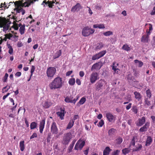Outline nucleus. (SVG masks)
I'll list each match as a JSON object with an SVG mask.
<instances>
[{
	"mask_svg": "<svg viewBox=\"0 0 155 155\" xmlns=\"http://www.w3.org/2000/svg\"><path fill=\"white\" fill-rule=\"evenodd\" d=\"M71 132L67 133L64 135L62 141L64 144H68L71 138Z\"/></svg>",
	"mask_w": 155,
	"mask_h": 155,
	"instance_id": "6",
	"label": "nucleus"
},
{
	"mask_svg": "<svg viewBox=\"0 0 155 155\" xmlns=\"http://www.w3.org/2000/svg\"><path fill=\"white\" fill-rule=\"evenodd\" d=\"M58 128L55 122H53L51 126V131L52 134H57L58 133Z\"/></svg>",
	"mask_w": 155,
	"mask_h": 155,
	"instance_id": "9",
	"label": "nucleus"
},
{
	"mask_svg": "<svg viewBox=\"0 0 155 155\" xmlns=\"http://www.w3.org/2000/svg\"><path fill=\"white\" fill-rule=\"evenodd\" d=\"M149 125L150 123L147 122L140 129V131L141 132H143L146 131L149 127Z\"/></svg>",
	"mask_w": 155,
	"mask_h": 155,
	"instance_id": "17",
	"label": "nucleus"
},
{
	"mask_svg": "<svg viewBox=\"0 0 155 155\" xmlns=\"http://www.w3.org/2000/svg\"><path fill=\"white\" fill-rule=\"evenodd\" d=\"M99 64L98 63H96L94 64L92 66L91 70L92 71L94 69H97L99 68Z\"/></svg>",
	"mask_w": 155,
	"mask_h": 155,
	"instance_id": "40",
	"label": "nucleus"
},
{
	"mask_svg": "<svg viewBox=\"0 0 155 155\" xmlns=\"http://www.w3.org/2000/svg\"><path fill=\"white\" fill-rule=\"evenodd\" d=\"M25 142L24 140L21 141L19 143V147H20V150L21 151L24 150L25 149V145L24 144Z\"/></svg>",
	"mask_w": 155,
	"mask_h": 155,
	"instance_id": "31",
	"label": "nucleus"
},
{
	"mask_svg": "<svg viewBox=\"0 0 155 155\" xmlns=\"http://www.w3.org/2000/svg\"><path fill=\"white\" fill-rule=\"evenodd\" d=\"M12 27H13L14 29L16 30H17L18 29V24H17L15 21L13 22V25Z\"/></svg>",
	"mask_w": 155,
	"mask_h": 155,
	"instance_id": "47",
	"label": "nucleus"
},
{
	"mask_svg": "<svg viewBox=\"0 0 155 155\" xmlns=\"http://www.w3.org/2000/svg\"><path fill=\"white\" fill-rule=\"evenodd\" d=\"M98 74L96 72H93L91 74L89 80L92 84L94 83L99 79Z\"/></svg>",
	"mask_w": 155,
	"mask_h": 155,
	"instance_id": "7",
	"label": "nucleus"
},
{
	"mask_svg": "<svg viewBox=\"0 0 155 155\" xmlns=\"http://www.w3.org/2000/svg\"><path fill=\"white\" fill-rule=\"evenodd\" d=\"M104 46V44L100 42L97 43L96 45V47L95 48L96 50H101L102 48Z\"/></svg>",
	"mask_w": 155,
	"mask_h": 155,
	"instance_id": "24",
	"label": "nucleus"
},
{
	"mask_svg": "<svg viewBox=\"0 0 155 155\" xmlns=\"http://www.w3.org/2000/svg\"><path fill=\"white\" fill-rule=\"evenodd\" d=\"M122 141V138L120 137H118V138L116 140V143L117 144H121Z\"/></svg>",
	"mask_w": 155,
	"mask_h": 155,
	"instance_id": "43",
	"label": "nucleus"
},
{
	"mask_svg": "<svg viewBox=\"0 0 155 155\" xmlns=\"http://www.w3.org/2000/svg\"><path fill=\"white\" fill-rule=\"evenodd\" d=\"M8 76V75L7 73H6L3 78V81L4 82H6L7 81V78Z\"/></svg>",
	"mask_w": 155,
	"mask_h": 155,
	"instance_id": "54",
	"label": "nucleus"
},
{
	"mask_svg": "<svg viewBox=\"0 0 155 155\" xmlns=\"http://www.w3.org/2000/svg\"><path fill=\"white\" fill-rule=\"evenodd\" d=\"M130 151V150L128 148H125L122 150L123 153L124 155L128 153Z\"/></svg>",
	"mask_w": 155,
	"mask_h": 155,
	"instance_id": "46",
	"label": "nucleus"
},
{
	"mask_svg": "<svg viewBox=\"0 0 155 155\" xmlns=\"http://www.w3.org/2000/svg\"><path fill=\"white\" fill-rule=\"evenodd\" d=\"M146 93L147 97L149 98H150L152 96V93L150 90L149 89H147L146 91Z\"/></svg>",
	"mask_w": 155,
	"mask_h": 155,
	"instance_id": "42",
	"label": "nucleus"
},
{
	"mask_svg": "<svg viewBox=\"0 0 155 155\" xmlns=\"http://www.w3.org/2000/svg\"><path fill=\"white\" fill-rule=\"evenodd\" d=\"M117 133V130L114 128H111L109 129L108 131V135L110 137H112Z\"/></svg>",
	"mask_w": 155,
	"mask_h": 155,
	"instance_id": "14",
	"label": "nucleus"
},
{
	"mask_svg": "<svg viewBox=\"0 0 155 155\" xmlns=\"http://www.w3.org/2000/svg\"><path fill=\"white\" fill-rule=\"evenodd\" d=\"M104 124V121L103 120H101L97 124V125L98 127H101L103 126Z\"/></svg>",
	"mask_w": 155,
	"mask_h": 155,
	"instance_id": "52",
	"label": "nucleus"
},
{
	"mask_svg": "<svg viewBox=\"0 0 155 155\" xmlns=\"http://www.w3.org/2000/svg\"><path fill=\"white\" fill-rule=\"evenodd\" d=\"M132 111L135 114H137L138 112V109L136 106L133 105L131 108Z\"/></svg>",
	"mask_w": 155,
	"mask_h": 155,
	"instance_id": "39",
	"label": "nucleus"
},
{
	"mask_svg": "<svg viewBox=\"0 0 155 155\" xmlns=\"http://www.w3.org/2000/svg\"><path fill=\"white\" fill-rule=\"evenodd\" d=\"M103 35L106 36H109L113 34V32L111 31H108L103 33Z\"/></svg>",
	"mask_w": 155,
	"mask_h": 155,
	"instance_id": "45",
	"label": "nucleus"
},
{
	"mask_svg": "<svg viewBox=\"0 0 155 155\" xmlns=\"http://www.w3.org/2000/svg\"><path fill=\"white\" fill-rule=\"evenodd\" d=\"M146 122V118L145 117H143L140 118L136 123V125L138 126H141L143 124Z\"/></svg>",
	"mask_w": 155,
	"mask_h": 155,
	"instance_id": "11",
	"label": "nucleus"
},
{
	"mask_svg": "<svg viewBox=\"0 0 155 155\" xmlns=\"http://www.w3.org/2000/svg\"><path fill=\"white\" fill-rule=\"evenodd\" d=\"M106 51H103L98 54L100 58L103 57L106 53Z\"/></svg>",
	"mask_w": 155,
	"mask_h": 155,
	"instance_id": "48",
	"label": "nucleus"
},
{
	"mask_svg": "<svg viewBox=\"0 0 155 155\" xmlns=\"http://www.w3.org/2000/svg\"><path fill=\"white\" fill-rule=\"evenodd\" d=\"M28 2H26L23 3V5L25 7H28L31 3H33L34 2H35L38 0H27Z\"/></svg>",
	"mask_w": 155,
	"mask_h": 155,
	"instance_id": "21",
	"label": "nucleus"
},
{
	"mask_svg": "<svg viewBox=\"0 0 155 155\" xmlns=\"http://www.w3.org/2000/svg\"><path fill=\"white\" fill-rule=\"evenodd\" d=\"M122 49L123 50L127 51H130L131 50L130 47L127 44H125L123 45Z\"/></svg>",
	"mask_w": 155,
	"mask_h": 155,
	"instance_id": "33",
	"label": "nucleus"
},
{
	"mask_svg": "<svg viewBox=\"0 0 155 155\" xmlns=\"http://www.w3.org/2000/svg\"><path fill=\"white\" fill-rule=\"evenodd\" d=\"M93 28H95L104 29L105 28L104 25L102 24H97L93 25Z\"/></svg>",
	"mask_w": 155,
	"mask_h": 155,
	"instance_id": "22",
	"label": "nucleus"
},
{
	"mask_svg": "<svg viewBox=\"0 0 155 155\" xmlns=\"http://www.w3.org/2000/svg\"><path fill=\"white\" fill-rule=\"evenodd\" d=\"M37 134L35 133H34L30 137V139H32L33 138H36L37 137Z\"/></svg>",
	"mask_w": 155,
	"mask_h": 155,
	"instance_id": "60",
	"label": "nucleus"
},
{
	"mask_svg": "<svg viewBox=\"0 0 155 155\" xmlns=\"http://www.w3.org/2000/svg\"><path fill=\"white\" fill-rule=\"evenodd\" d=\"M74 123V120L71 119L70 120L68 124L66 127L67 129H71L73 126Z\"/></svg>",
	"mask_w": 155,
	"mask_h": 155,
	"instance_id": "26",
	"label": "nucleus"
},
{
	"mask_svg": "<svg viewBox=\"0 0 155 155\" xmlns=\"http://www.w3.org/2000/svg\"><path fill=\"white\" fill-rule=\"evenodd\" d=\"M142 146L140 144H138L137 145H136L135 148L133 149V151H138L140 150L142 148Z\"/></svg>",
	"mask_w": 155,
	"mask_h": 155,
	"instance_id": "25",
	"label": "nucleus"
},
{
	"mask_svg": "<svg viewBox=\"0 0 155 155\" xmlns=\"http://www.w3.org/2000/svg\"><path fill=\"white\" fill-rule=\"evenodd\" d=\"M52 104L53 103L51 101H45L42 105L44 108L47 109L50 107Z\"/></svg>",
	"mask_w": 155,
	"mask_h": 155,
	"instance_id": "13",
	"label": "nucleus"
},
{
	"mask_svg": "<svg viewBox=\"0 0 155 155\" xmlns=\"http://www.w3.org/2000/svg\"><path fill=\"white\" fill-rule=\"evenodd\" d=\"M55 3L54 1H51L48 0L47 2L46 1V0H44L41 4L45 3V5L48 4V6L50 8H52L53 6V4Z\"/></svg>",
	"mask_w": 155,
	"mask_h": 155,
	"instance_id": "19",
	"label": "nucleus"
},
{
	"mask_svg": "<svg viewBox=\"0 0 155 155\" xmlns=\"http://www.w3.org/2000/svg\"><path fill=\"white\" fill-rule=\"evenodd\" d=\"M114 63L112 66V69L115 72L118 73V71H119L118 68H117V66H115L114 65Z\"/></svg>",
	"mask_w": 155,
	"mask_h": 155,
	"instance_id": "51",
	"label": "nucleus"
},
{
	"mask_svg": "<svg viewBox=\"0 0 155 155\" xmlns=\"http://www.w3.org/2000/svg\"><path fill=\"white\" fill-rule=\"evenodd\" d=\"M88 125L90 126L89 127L87 125H85V129L87 130H90L91 127V125Z\"/></svg>",
	"mask_w": 155,
	"mask_h": 155,
	"instance_id": "59",
	"label": "nucleus"
},
{
	"mask_svg": "<svg viewBox=\"0 0 155 155\" xmlns=\"http://www.w3.org/2000/svg\"><path fill=\"white\" fill-rule=\"evenodd\" d=\"M5 36L6 37L7 39H10L11 37L13 36V35L12 34L9 33V34H6L5 35Z\"/></svg>",
	"mask_w": 155,
	"mask_h": 155,
	"instance_id": "55",
	"label": "nucleus"
},
{
	"mask_svg": "<svg viewBox=\"0 0 155 155\" xmlns=\"http://www.w3.org/2000/svg\"><path fill=\"white\" fill-rule=\"evenodd\" d=\"M152 142V139L150 136H148L146 141L145 146H150Z\"/></svg>",
	"mask_w": 155,
	"mask_h": 155,
	"instance_id": "20",
	"label": "nucleus"
},
{
	"mask_svg": "<svg viewBox=\"0 0 155 155\" xmlns=\"http://www.w3.org/2000/svg\"><path fill=\"white\" fill-rule=\"evenodd\" d=\"M145 106L148 107L152 105L151 101L149 100L148 98H146L144 99Z\"/></svg>",
	"mask_w": 155,
	"mask_h": 155,
	"instance_id": "32",
	"label": "nucleus"
},
{
	"mask_svg": "<svg viewBox=\"0 0 155 155\" xmlns=\"http://www.w3.org/2000/svg\"><path fill=\"white\" fill-rule=\"evenodd\" d=\"M106 117L110 122H112L115 118L114 116L110 112H107L106 114Z\"/></svg>",
	"mask_w": 155,
	"mask_h": 155,
	"instance_id": "15",
	"label": "nucleus"
},
{
	"mask_svg": "<svg viewBox=\"0 0 155 155\" xmlns=\"http://www.w3.org/2000/svg\"><path fill=\"white\" fill-rule=\"evenodd\" d=\"M134 95L135 98L136 100L138 101L141 100L142 96L140 93L136 91L134 93Z\"/></svg>",
	"mask_w": 155,
	"mask_h": 155,
	"instance_id": "18",
	"label": "nucleus"
},
{
	"mask_svg": "<svg viewBox=\"0 0 155 155\" xmlns=\"http://www.w3.org/2000/svg\"><path fill=\"white\" fill-rule=\"evenodd\" d=\"M149 38L146 35H143L141 38V41L143 42H148Z\"/></svg>",
	"mask_w": 155,
	"mask_h": 155,
	"instance_id": "30",
	"label": "nucleus"
},
{
	"mask_svg": "<svg viewBox=\"0 0 155 155\" xmlns=\"http://www.w3.org/2000/svg\"><path fill=\"white\" fill-rule=\"evenodd\" d=\"M82 8V6L80 4L78 3L76 5L73 6L71 9V11L73 12H74L75 11L78 12L79 11L80 9Z\"/></svg>",
	"mask_w": 155,
	"mask_h": 155,
	"instance_id": "12",
	"label": "nucleus"
},
{
	"mask_svg": "<svg viewBox=\"0 0 155 155\" xmlns=\"http://www.w3.org/2000/svg\"><path fill=\"white\" fill-rule=\"evenodd\" d=\"M37 126V124L35 122H33L31 123L30 124L31 129L32 130L36 128Z\"/></svg>",
	"mask_w": 155,
	"mask_h": 155,
	"instance_id": "37",
	"label": "nucleus"
},
{
	"mask_svg": "<svg viewBox=\"0 0 155 155\" xmlns=\"http://www.w3.org/2000/svg\"><path fill=\"white\" fill-rule=\"evenodd\" d=\"M85 143V141L83 140L80 139L75 144L74 149L75 150H81L83 147L84 146Z\"/></svg>",
	"mask_w": 155,
	"mask_h": 155,
	"instance_id": "5",
	"label": "nucleus"
},
{
	"mask_svg": "<svg viewBox=\"0 0 155 155\" xmlns=\"http://www.w3.org/2000/svg\"><path fill=\"white\" fill-rule=\"evenodd\" d=\"M11 22L9 19H6L5 17H0V27L3 28V31H6L8 30Z\"/></svg>",
	"mask_w": 155,
	"mask_h": 155,
	"instance_id": "2",
	"label": "nucleus"
},
{
	"mask_svg": "<svg viewBox=\"0 0 155 155\" xmlns=\"http://www.w3.org/2000/svg\"><path fill=\"white\" fill-rule=\"evenodd\" d=\"M103 85V83L101 82H98L97 84L96 88L98 91L101 89Z\"/></svg>",
	"mask_w": 155,
	"mask_h": 155,
	"instance_id": "29",
	"label": "nucleus"
},
{
	"mask_svg": "<svg viewBox=\"0 0 155 155\" xmlns=\"http://www.w3.org/2000/svg\"><path fill=\"white\" fill-rule=\"evenodd\" d=\"M56 71V69L54 67H49L46 70V74L48 78L50 79H52Z\"/></svg>",
	"mask_w": 155,
	"mask_h": 155,
	"instance_id": "3",
	"label": "nucleus"
},
{
	"mask_svg": "<svg viewBox=\"0 0 155 155\" xmlns=\"http://www.w3.org/2000/svg\"><path fill=\"white\" fill-rule=\"evenodd\" d=\"M134 61L135 63H138L137 66L139 67H141L143 64V62L140 61H139L137 60H135Z\"/></svg>",
	"mask_w": 155,
	"mask_h": 155,
	"instance_id": "38",
	"label": "nucleus"
},
{
	"mask_svg": "<svg viewBox=\"0 0 155 155\" xmlns=\"http://www.w3.org/2000/svg\"><path fill=\"white\" fill-rule=\"evenodd\" d=\"M17 45L18 47L20 48L23 46V44L20 41L18 42Z\"/></svg>",
	"mask_w": 155,
	"mask_h": 155,
	"instance_id": "57",
	"label": "nucleus"
},
{
	"mask_svg": "<svg viewBox=\"0 0 155 155\" xmlns=\"http://www.w3.org/2000/svg\"><path fill=\"white\" fill-rule=\"evenodd\" d=\"M99 58H100L98 56V54H97L92 56V59L93 60H95Z\"/></svg>",
	"mask_w": 155,
	"mask_h": 155,
	"instance_id": "53",
	"label": "nucleus"
},
{
	"mask_svg": "<svg viewBox=\"0 0 155 155\" xmlns=\"http://www.w3.org/2000/svg\"><path fill=\"white\" fill-rule=\"evenodd\" d=\"M45 120V118H44L41 120V121H40L39 125V130L40 132L41 133H42L43 129L44 128Z\"/></svg>",
	"mask_w": 155,
	"mask_h": 155,
	"instance_id": "16",
	"label": "nucleus"
},
{
	"mask_svg": "<svg viewBox=\"0 0 155 155\" xmlns=\"http://www.w3.org/2000/svg\"><path fill=\"white\" fill-rule=\"evenodd\" d=\"M14 5L15 7V10L17 13H20L21 11L22 8L20 7L22 5V6H24L23 4L21 1H16L14 2Z\"/></svg>",
	"mask_w": 155,
	"mask_h": 155,
	"instance_id": "8",
	"label": "nucleus"
},
{
	"mask_svg": "<svg viewBox=\"0 0 155 155\" xmlns=\"http://www.w3.org/2000/svg\"><path fill=\"white\" fill-rule=\"evenodd\" d=\"M56 114L58 116H59L61 120H62L64 119V113L61 112L60 111L57 112Z\"/></svg>",
	"mask_w": 155,
	"mask_h": 155,
	"instance_id": "36",
	"label": "nucleus"
},
{
	"mask_svg": "<svg viewBox=\"0 0 155 155\" xmlns=\"http://www.w3.org/2000/svg\"><path fill=\"white\" fill-rule=\"evenodd\" d=\"M25 25L24 24L20 28L19 31L21 34V35L25 33Z\"/></svg>",
	"mask_w": 155,
	"mask_h": 155,
	"instance_id": "35",
	"label": "nucleus"
},
{
	"mask_svg": "<svg viewBox=\"0 0 155 155\" xmlns=\"http://www.w3.org/2000/svg\"><path fill=\"white\" fill-rule=\"evenodd\" d=\"M68 83L70 85H73L75 83V79L74 78H71L69 79Z\"/></svg>",
	"mask_w": 155,
	"mask_h": 155,
	"instance_id": "41",
	"label": "nucleus"
},
{
	"mask_svg": "<svg viewBox=\"0 0 155 155\" xmlns=\"http://www.w3.org/2000/svg\"><path fill=\"white\" fill-rule=\"evenodd\" d=\"M73 97L72 96H67L64 99V101L66 103H73L75 104L76 101H77L78 99V97H77V99L74 98L73 99Z\"/></svg>",
	"mask_w": 155,
	"mask_h": 155,
	"instance_id": "10",
	"label": "nucleus"
},
{
	"mask_svg": "<svg viewBox=\"0 0 155 155\" xmlns=\"http://www.w3.org/2000/svg\"><path fill=\"white\" fill-rule=\"evenodd\" d=\"M137 138V137L135 136H134L133 137V138L131 140V141L130 142V146L131 145L134 146L135 143V139Z\"/></svg>",
	"mask_w": 155,
	"mask_h": 155,
	"instance_id": "44",
	"label": "nucleus"
},
{
	"mask_svg": "<svg viewBox=\"0 0 155 155\" xmlns=\"http://www.w3.org/2000/svg\"><path fill=\"white\" fill-rule=\"evenodd\" d=\"M111 150L109 147H106L103 151V155H109Z\"/></svg>",
	"mask_w": 155,
	"mask_h": 155,
	"instance_id": "23",
	"label": "nucleus"
},
{
	"mask_svg": "<svg viewBox=\"0 0 155 155\" xmlns=\"http://www.w3.org/2000/svg\"><path fill=\"white\" fill-rule=\"evenodd\" d=\"M21 72L18 71L15 73V75L16 76L19 77H20L21 75Z\"/></svg>",
	"mask_w": 155,
	"mask_h": 155,
	"instance_id": "63",
	"label": "nucleus"
},
{
	"mask_svg": "<svg viewBox=\"0 0 155 155\" xmlns=\"http://www.w3.org/2000/svg\"><path fill=\"white\" fill-rule=\"evenodd\" d=\"M35 66L33 65H32L31 71V76L32 75L33 73L35 71Z\"/></svg>",
	"mask_w": 155,
	"mask_h": 155,
	"instance_id": "56",
	"label": "nucleus"
},
{
	"mask_svg": "<svg viewBox=\"0 0 155 155\" xmlns=\"http://www.w3.org/2000/svg\"><path fill=\"white\" fill-rule=\"evenodd\" d=\"M120 152V151L118 150H117L113 152L111 155H118V153Z\"/></svg>",
	"mask_w": 155,
	"mask_h": 155,
	"instance_id": "58",
	"label": "nucleus"
},
{
	"mask_svg": "<svg viewBox=\"0 0 155 155\" xmlns=\"http://www.w3.org/2000/svg\"><path fill=\"white\" fill-rule=\"evenodd\" d=\"M86 101V98L84 97H82L79 101L78 103L80 104H83Z\"/></svg>",
	"mask_w": 155,
	"mask_h": 155,
	"instance_id": "49",
	"label": "nucleus"
},
{
	"mask_svg": "<svg viewBox=\"0 0 155 155\" xmlns=\"http://www.w3.org/2000/svg\"><path fill=\"white\" fill-rule=\"evenodd\" d=\"M10 86L8 87L7 86H6L5 87H4L2 90V93H4L7 92L8 90L10 88Z\"/></svg>",
	"mask_w": 155,
	"mask_h": 155,
	"instance_id": "50",
	"label": "nucleus"
},
{
	"mask_svg": "<svg viewBox=\"0 0 155 155\" xmlns=\"http://www.w3.org/2000/svg\"><path fill=\"white\" fill-rule=\"evenodd\" d=\"M72 72H73L72 71H68L66 73V75L67 76H69L72 73Z\"/></svg>",
	"mask_w": 155,
	"mask_h": 155,
	"instance_id": "62",
	"label": "nucleus"
},
{
	"mask_svg": "<svg viewBox=\"0 0 155 155\" xmlns=\"http://www.w3.org/2000/svg\"><path fill=\"white\" fill-rule=\"evenodd\" d=\"M75 142L76 140H73L72 142L70 144L69 147H68V151L69 153H70L72 151V149L74 147Z\"/></svg>",
	"mask_w": 155,
	"mask_h": 155,
	"instance_id": "27",
	"label": "nucleus"
},
{
	"mask_svg": "<svg viewBox=\"0 0 155 155\" xmlns=\"http://www.w3.org/2000/svg\"><path fill=\"white\" fill-rule=\"evenodd\" d=\"M150 14L151 15H155V6L153 8V10L150 13Z\"/></svg>",
	"mask_w": 155,
	"mask_h": 155,
	"instance_id": "64",
	"label": "nucleus"
},
{
	"mask_svg": "<svg viewBox=\"0 0 155 155\" xmlns=\"http://www.w3.org/2000/svg\"><path fill=\"white\" fill-rule=\"evenodd\" d=\"M7 46L8 48L9 49L8 51V53L11 54H13V50L12 47L11 45L10 44L7 43Z\"/></svg>",
	"mask_w": 155,
	"mask_h": 155,
	"instance_id": "28",
	"label": "nucleus"
},
{
	"mask_svg": "<svg viewBox=\"0 0 155 155\" xmlns=\"http://www.w3.org/2000/svg\"><path fill=\"white\" fill-rule=\"evenodd\" d=\"M62 84V78L57 77L49 84V86L51 90H54L61 87Z\"/></svg>",
	"mask_w": 155,
	"mask_h": 155,
	"instance_id": "1",
	"label": "nucleus"
},
{
	"mask_svg": "<svg viewBox=\"0 0 155 155\" xmlns=\"http://www.w3.org/2000/svg\"><path fill=\"white\" fill-rule=\"evenodd\" d=\"M94 31L95 30L93 29L90 28L88 27H85L82 30V34L84 37H87L93 34Z\"/></svg>",
	"mask_w": 155,
	"mask_h": 155,
	"instance_id": "4",
	"label": "nucleus"
},
{
	"mask_svg": "<svg viewBox=\"0 0 155 155\" xmlns=\"http://www.w3.org/2000/svg\"><path fill=\"white\" fill-rule=\"evenodd\" d=\"M61 54V50H59L57 51L54 56L53 58L54 59H56L59 57Z\"/></svg>",
	"mask_w": 155,
	"mask_h": 155,
	"instance_id": "34",
	"label": "nucleus"
},
{
	"mask_svg": "<svg viewBox=\"0 0 155 155\" xmlns=\"http://www.w3.org/2000/svg\"><path fill=\"white\" fill-rule=\"evenodd\" d=\"M132 104L131 103H130L128 105H127L126 107V109L127 110H128L131 107Z\"/></svg>",
	"mask_w": 155,
	"mask_h": 155,
	"instance_id": "61",
	"label": "nucleus"
}]
</instances>
